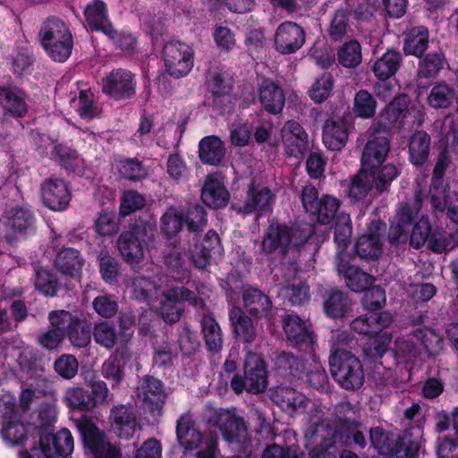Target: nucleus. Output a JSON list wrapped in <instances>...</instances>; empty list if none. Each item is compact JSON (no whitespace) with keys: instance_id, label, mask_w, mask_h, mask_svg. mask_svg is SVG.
Returning a JSON list of instances; mask_svg holds the SVG:
<instances>
[{"instance_id":"obj_1","label":"nucleus","mask_w":458,"mask_h":458,"mask_svg":"<svg viewBox=\"0 0 458 458\" xmlns=\"http://www.w3.org/2000/svg\"><path fill=\"white\" fill-rule=\"evenodd\" d=\"M390 152V139L374 135L365 144L360 169L368 172L376 181V192L378 195L389 191L392 182L400 175L401 170L393 163H386Z\"/></svg>"},{"instance_id":"obj_2","label":"nucleus","mask_w":458,"mask_h":458,"mask_svg":"<svg viewBox=\"0 0 458 458\" xmlns=\"http://www.w3.org/2000/svg\"><path fill=\"white\" fill-rule=\"evenodd\" d=\"M364 293L361 301L368 312L354 318L351 328L360 335L377 334L392 322L391 316L381 311L386 305V292L381 286L372 284Z\"/></svg>"},{"instance_id":"obj_3","label":"nucleus","mask_w":458,"mask_h":458,"mask_svg":"<svg viewBox=\"0 0 458 458\" xmlns=\"http://www.w3.org/2000/svg\"><path fill=\"white\" fill-rule=\"evenodd\" d=\"M426 243L428 249L437 254L451 251L458 246L455 235L447 233L436 223L433 225L429 217L425 215L412 225L410 246L419 250Z\"/></svg>"},{"instance_id":"obj_4","label":"nucleus","mask_w":458,"mask_h":458,"mask_svg":"<svg viewBox=\"0 0 458 458\" xmlns=\"http://www.w3.org/2000/svg\"><path fill=\"white\" fill-rule=\"evenodd\" d=\"M329 369L334 380L344 390L355 391L364 384V370L358 357L351 352L335 350L329 357Z\"/></svg>"},{"instance_id":"obj_5","label":"nucleus","mask_w":458,"mask_h":458,"mask_svg":"<svg viewBox=\"0 0 458 458\" xmlns=\"http://www.w3.org/2000/svg\"><path fill=\"white\" fill-rule=\"evenodd\" d=\"M40 42L55 61L64 62L71 55L72 38L67 25L57 18L47 19L39 31Z\"/></svg>"},{"instance_id":"obj_6","label":"nucleus","mask_w":458,"mask_h":458,"mask_svg":"<svg viewBox=\"0 0 458 458\" xmlns=\"http://www.w3.org/2000/svg\"><path fill=\"white\" fill-rule=\"evenodd\" d=\"M189 301L196 308L204 307L203 298H198L194 293L183 287H172L161 290L157 298L151 303V307L158 310L160 316L166 322L174 323L179 320L182 314L181 301Z\"/></svg>"},{"instance_id":"obj_7","label":"nucleus","mask_w":458,"mask_h":458,"mask_svg":"<svg viewBox=\"0 0 458 458\" xmlns=\"http://www.w3.org/2000/svg\"><path fill=\"white\" fill-rule=\"evenodd\" d=\"M276 201L275 193L267 186L259 188L251 180L246 191V199L242 207L231 205V209L236 210L244 216L254 215L255 220L272 214Z\"/></svg>"},{"instance_id":"obj_8","label":"nucleus","mask_w":458,"mask_h":458,"mask_svg":"<svg viewBox=\"0 0 458 458\" xmlns=\"http://www.w3.org/2000/svg\"><path fill=\"white\" fill-rule=\"evenodd\" d=\"M1 411V437L9 445L22 444L28 435L25 425L17 418L14 411L15 398L9 394H4L0 399Z\"/></svg>"},{"instance_id":"obj_9","label":"nucleus","mask_w":458,"mask_h":458,"mask_svg":"<svg viewBox=\"0 0 458 458\" xmlns=\"http://www.w3.org/2000/svg\"><path fill=\"white\" fill-rule=\"evenodd\" d=\"M162 57L166 72L175 78L187 75L193 67V49L182 41L167 42L163 47Z\"/></svg>"},{"instance_id":"obj_10","label":"nucleus","mask_w":458,"mask_h":458,"mask_svg":"<svg viewBox=\"0 0 458 458\" xmlns=\"http://www.w3.org/2000/svg\"><path fill=\"white\" fill-rule=\"evenodd\" d=\"M283 329L290 346L301 352L313 349L316 335L309 321L303 320L296 313L286 314L283 318Z\"/></svg>"},{"instance_id":"obj_11","label":"nucleus","mask_w":458,"mask_h":458,"mask_svg":"<svg viewBox=\"0 0 458 458\" xmlns=\"http://www.w3.org/2000/svg\"><path fill=\"white\" fill-rule=\"evenodd\" d=\"M34 141L42 154L50 156L52 159L59 161L66 168L77 174L83 173L84 160L73 148L62 143H56L44 134H36Z\"/></svg>"},{"instance_id":"obj_12","label":"nucleus","mask_w":458,"mask_h":458,"mask_svg":"<svg viewBox=\"0 0 458 458\" xmlns=\"http://www.w3.org/2000/svg\"><path fill=\"white\" fill-rule=\"evenodd\" d=\"M386 230V224L383 220H372L368 226V232L356 240L355 254L361 260H377L383 253V237Z\"/></svg>"},{"instance_id":"obj_13","label":"nucleus","mask_w":458,"mask_h":458,"mask_svg":"<svg viewBox=\"0 0 458 458\" xmlns=\"http://www.w3.org/2000/svg\"><path fill=\"white\" fill-rule=\"evenodd\" d=\"M73 438L71 432L63 428L55 435H47L40 439V450L34 449L32 454L22 452L20 458H60L73 450Z\"/></svg>"},{"instance_id":"obj_14","label":"nucleus","mask_w":458,"mask_h":458,"mask_svg":"<svg viewBox=\"0 0 458 458\" xmlns=\"http://www.w3.org/2000/svg\"><path fill=\"white\" fill-rule=\"evenodd\" d=\"M423 428L420 420L407 427L394 438L387 454L394 458H417L421 448Z\"/></svg>"},{"instance_id":"obj_15","label":"nucleus","mask_w":458,"mask_h":458,"mask_svg":"<svg viewBox=\"0 0 458 458\" xmlns=\"http://www.w3.org/2000/svg\"><path fill=\"white\" fill-rule=\"evenodd\" d=\"M305 40L304 29L294 21H285L276 30L274 47L281 55H292L301 48Z\"/></svg>"},{"instance_id":"obj_16","label":"nucleus","mask_w":458,"mask_h":458,"mask_svg":"<svg viewBox=\"0 0 458 458\" xmlns=\"http://www.w3.org/2000/svg\"><path fill=\"white\" fill-rule=\"evenodd\" d=\"M85 445L95 458H120L119 451L105 439L102 433L90 420H81L78 424Z\"/></svg>"},{"instance_id":"obj_17","label":"nucleus","mask_w":458,"mask_h":458,"mask_svg":"<svg viewBox=\"0 0 458 458\" xmlns=\"http://www.w3.org/2000/svg\"><path fill=\"white\" fill-rule=\"evenodd\" d=\"M352 119L348 116L329 118L323 125L322 140L325 147L331 151H340L347 144Z\"/></svg>"},{"instance_id":"obj_18","label":"nucleus","mask_w":458,"mask_h":458,"mask_svg":"<svg viewBox=\"0 0 458 458\" xmlns=\"http://www.w3.org/2000/svg\"><path fill=\"white\" fill-rule=\"evenodd\" d=\"M247 379L248 393L258 394L267 388V366L261 354L248 352L243 365Z\"/></svg>"},{"instance_id":"obj_19","label":"nucleus","mask_w":458,"mask_h":458,"mask_svg":"<svg viewBox=\"0 0 458 458\" xmlns=\"http://www.w3.org/2000/svg\"><path fill=\"white\" fill-rule=\"evenodd\" d=\"M231 458H255L246 421L231 407Z\"/></svg>"},{"instance_id":"obj_20","label":"nucleus","mask_w":458,"mask_h":458,"mask_svg":"<svg viewBox=\"0 0 458 458\" xmlns=\"http://www.w3.org/2000/svg\"><path fill=\"white\" fill-rule=\"evenodd\" d=\"M102 90L117 100L131 98L135 93L134 76L124 69L113 70L102 79Z\"/></svg>"},{"instance_id":"obj_21","label":"nucleus","mask_w":458,"mask_h":458,"mask_svg":"<svg viewBox=\"0 0 458 458\" xmlns=\"http://www.w3.org/2000/svg\"><path fill=\"white\" fill-rule=\"evenodd\" d=\"M336 271L346 286L354 293H362L375 282V277L360 267L352 265L348 259L338 258Z\"/></svg>"},{"instance_id":"obj_22","label":"nucleus","mask_w":458,"mask_h":458,"mask_svg":"<svg viewBox=\"0 0 458 458\" xmlns=\"http://www.w3.org/2000/svg\"><path fill=\"white\" fill-rule=\"evenodd\" d=\"M41 196L44 204L55 211L65 209L71 200L67 183L56 177H51L44 182L41 186Z\"/></svg>"},{"instance_id":"obj_23","label":"nucleus","mask_w":458,"mask_h":458,"mask_svg":"<svg viewBox=\"0 0 458 458\" xmlns=\"http://www.w3.org/2000/svg\"><path fill=\"white\" fill-rule=\"evenodd\" d=\"M6 236L10 241L24 237L33 231L34 218L31 212L24 208H13L4 217Z\"/></svg>"},{"instance_id":"obj_24","label":"nucleus","mask_w":458,"mask_h":458,"mask_svg":"<svg viewBox=\"0 0 458 458\" xmlns=\"http://www.w3.org/2000/svg\"><path fill=\"white\" fill-rule=\"evenodd\" d=\"M259 101L261 108L269 114H279L285 105V94L283 88L270 79L262 81L259 87Z\"/></svg>"},{"instance_id":"obj_25","label":"nucleus","mask_w":458,"mask_h":458,"mask_svg":"<svg viewBox=\"0 0 458 458\" xmlns=\"http://www.w3.org/2000/svg\"><path fill=\"white\" fill-rule=\"evenodd\" d=\"M283 143L289 157H301L308 149V134L296 121H288L283 130Z\"/></svg>"},{"instance_id":"obj_26","label":"nucleus","mask_w":458,"mask_h":458,"mask_svg":"<svg viewBox=\"0 0 458 458\" xmlns=\"http://www.w3.org/2000/svg\"><path fill=\"white\" fill-rule=\"evenodd\" d=\"M268 396L281 411L288 414H293L298 409L305 408L308 403L304 394L289 386L272 387L268 390Z\"/></svg>"},{"instance_id":"obj_27","label":"nucleus","mask_w":458,"mask_h":458,"mask_svg":"<svg viewBox=\"0 0 458 458\" xmlns=\"http://www.w3.org/2000/svg\"><path fill=\"white\" fill-rule=\"evenodd\" d=\"M219 237L214 231H209L202 239H194L189 251L191 260L199 269L205 268L210 262L212 254L219 252Z\"/></svg>"},{"instance_id":"obj_28","label":"nucleus","mask_w":458,"mask_h":458,"mask_svg":"<svg viewBox=\"0 0 458 458\" xmlns=\"http://www.w3.org/2000/svg\"><path fill=\"white\" fill-rule=\"evenodd\" d=\"M408 112V100L405 95L395 97L379 113L376 119V131H389L400 123V118Z\"/></svg>"},{"instance_id":"obj_29","label":"nucleus","mask_w":458,"mask_h":458,"mask_svg":"<svg viewBox=\"0 0 458 458\" xmlns=\"http://www.w3.org/2000/svg\"><path fill=\"white\" fill-rule=\"evenodd\" d=\"M87 25L92 30L102 31L109 38L114 39L117 34L108 19L106 4L101 0H93L88 4L84 10Z\"/></svg>"},{"instance_id":"obj_30","label":"nucleus","mask_w":458,"mask_h":458,"mask_svg":"<svg viewBox=\"0 0 458 458\" xmlns=\"http://www.w3.org/2000/svg\"><path fill=\"white\" fill-rule=\"evenodd\" d=\"M148 233L152 235V230L144 228L137 229L134 232L122 233L118 241V249L124 260L131 265L137 264L143 258V246L140 237Z\"/></svg>"},{"instance_id":"obj_31","label":"nucleus","mask_w":458,"mask_h":458,"mask_svg":"<svg viewBox=\"0 0 458 458\" xmlns=\"http://www.w3.org/2000/svg\"><path fill=\"white\" fill-rule=\"evenodd\" d=\"M364 425L359 420L341 421L334 428L333 437L335 441L344 444L346 446H356L364 449L367 446V439L364 435Z\"/></svg>"},{"instance_id":"obj_32","label":"nucleus","mask_w":458,"mask_h":458,"mask_svg":"<svg viewBox=\"0 0 458 458\" xmlns=\"http://www.w3.org/2000/svg\"><path fill=\"white\" fill-rule=\"evenodd\" d=\"M289 226L278 222L271 223L264 234L261 249L266 254L280 250L285 255L290 250Z\"/></svg>"},{"instance_id":"obj_33","label":"nucleus","mask_w":458,"mask_h":458,"mask_svg":"<svg viewBox=\"0 0 458 458\" xmlns=\"http://www.w3.org/2000/svg\"><path fill=\"white\" fill-rule=\"evenodd\" d=\"M352 305V300L344 291L331 288L325 292L323 309L327 317L342 319L351 311Z\"/></svg>"},{"instance_id":"obj_34","label":"nucleus","mask_w":458,"mask_h":458,"mask_svg":"<svg viewBox=\"0 0 458 458\" xmlns=\"http://www.w3.org/2000/svg\"><path fill=\"white\" fill-rule=\"evenodd\" d=\"M225 177L218 174L210 175L203 187L201 199L212 208H221L227 205L228 193L225 187Z\"/></svg>"},{"instance_id":"obj_35","label":"nucleus","mask_w":458,"mask_h":458,"mask_svg":"<svg viewBox=\"0 0 458 458\" xmlns=\"http://www.w3.org/2000/svg\"><path fill=\"white\" fill-rule=\"evenodd\" d=\"M243 306L254 318L267 317L271 313L272 301L256 287L249 286L242 293Z\"/></svg>"},{"instance_id":"obj_36","label":"nucleus","mask_w":458,"mask_h":458,"mask_svg":"<svg viewBox=\"0 0 458 458\" xmlns=\"http://www.w3.org/2000/svg\"><path fill=\"white\" fill-rule=\"evenodd\" d=\"M431 146V137L425 131H415L409 140V161L419 168L428 160Z\"/></svg>"},{"instance_id":"obj_37","label":"nucleus","mask_w":458,"mask_h":458,"mask_svg":"<svg viewBox=\"0 0 458 458\" xmlns=\"http://www.w3.org/2000/svg\"><path fill=\"white\" fill-rule=\"evenodd\" d=\"M428 44V29L425 26H415L405 33L403 50L405 55L419 58L426 53Z\"/></svg>"},{"instance_id":"obj_38","label":"nucleus","mask_w":458,"mask_h":458,"mask_svg":"<svg viewBox=\"0 0 458 458\" xmlns=\"http://www.w3.org/2000/svg\"><path fill=\"white\" fill-rule=\"evenodd\" d=\"M226 154L225 143L216 136L211 135L199 142V157L205 165H219Z\"/></svg>"},{"instance_id":"obj_39","label":"nucleus","mask_w":458,"mask_h":458,"mask_svg":"<svg viewBox=\"0 0 458 458\" xmlns=\"http://www.w3.org/2000/svg\"><path fill=\"white\" fill-rule=\"evenodd\" d=\"M419 59L417 76L420 79L434 80L448 64L442 50L424 54Z\"/></svg>"},{"instance_id":"obj_40","label":"nucleus","mask_w":458,"mask_h":458,"mask_svg":"<svg viewBox=\"0 0 458 458\" xmlns=\"http://www.w3.org/2000/svg\"><path fill=\"white\" fill-rule=\"evenodd\" d=\"M275 368L278 375L292 381L293 378L301 377L305 369V363L301 357L291 352H281L275 359Z\"/></svg>"},{"instance_id":"obj_41","label":"nucleus","mask_w":458,"mask_h":458,"mask_svg":"<svg viewBox=\"0 0 458 458\" xmlns=\"http://www.w3.org/2000/svg\"><path fill=\"white\" fill-rule=\"evenodd\" d=\"M231 322L237 342L250 344L254 340L256 332L253 320L241 308L233 307L231 309Z\"/></svg>"},{"instance_id":"obj_42","label":"nucleus","mask_w":458,"mask_h":458,"mask_svg":"<svg viewBox=\"0 0 458 458\" xmlns=\"http://www.w3.org/2000/svg\"><path fill=\"white\" fill-rule=\"evenodd\" d=\"M112 429L121 438L129 439L135 432L136 420L129 408L121 405L112 409Z\"/></svg>"},{"instance_id":"obj_43","label":"nucleus","mask_w":458,"mask_h":458,"mask_svg":"<svg viewBox=\"0 0 458 458\" xmlns=\"http://www.w3.org/2000/svg\"><path fill=\"white\" fill-rule=\"evenodd\" d=\"M55 265L64 276L75 278L81 273L84 259L77 250L66 248L57 254Z\"/></svg>"},{"instance_id":"obj_44","label":"nucleus","mask_w":458,"mask_h":458,"mask_svg":"<svg viewBox=\"0 0 458 458\" xmlns=\"http://www.w3.org/2000/svg\"><path fill=\"white\" fill-rule=\"evenodd\" d=\"M403 62L399 51L388 49L372 66L374 75L380 81H386L394 76Z\"/></svg>"},{"instance_id":"obj_45","label":"nucleus","mask_w":458,"mask_h":458,"mask_svg":"<svg viewBox=\"0 0 458 458\" xmlns=\"http://www.w3.org/2000/svg\"><path fill=\"white\" fill-rule=\"evenodd\" d=\"M177 440L185 450L196 449L201 442L200 432L194 427L192 419L189 414L182 415L176 426Z\"/></svg>"},{"instance_id":"obj_46","label":"nucleus","mask_w":458,"mask_h":458,"mask_svg":"<svg viewBox=\"0 0 458 458\" xmlns=\"http://www.w3.org/2000/svg\"><path fill=\"white\" fill-rule=\"evenodd\" d=\"M344 4L357 24L370 22L378 10L377 0H344Z\"/></svg>"},{"instance_id":"obj_47","label":"nucleus","mask_w":458,"mask_h":458,"mask_svg":"<svg viewBox=\"0 0 458 458\" xmlns=\"http://www.w3.org/2000/svg\"><path fill=\"white\" fill-rule=\"evenodd\" d=\"M456 99L457 94L454 88L442 81L433 85L427 102L434 109H447L454 105Z\"/></svg>"},{"instance_id":"obj_48","label":"nucleus","mask_w":458,"mask_h":458,"mask_svg":"<svg viewBox=\"0 0 458 458\" xmlns=\"http://www.w3.org/2000/svg\"><path fill=\"white\" fill-rule=\"evenodd\" d=\"M128 293L135 299L148 301L149 305L154 302L161 292V285L143 276H136L126 285Z\"/></svg>"},{"instance_id":"obj_49","label":"nucleus","mask_w":458,"mask_h":458,"mask_svg":"<svg viewBox=\"0 0 458 458\" xmlns=\"http://www.w3.org/2000/svg\"><path fill=\"white\" fill-rule=\"evenodd\" d=\"M376 189V181L368 172L360 168L358 173L351 178L348 186V198L352 202H357L367 197L369 192Z\"/></svg>"},{"instance_id":"obj_50","label":"nucleus","mask_w":458,"mask_h":458,"mask_svg":"<svg viewBox=\"0 0 458 458\" xmlns=\"http://www.w3.org/2000/svg\"><path fill=\"white\" fill-rule=\"evenodd\" d=\"M139 397L150 407H159L165 401L161 382L153 377L143 379L139 386Z\"/></svg>"},{"instance_id":"obj_51","label":"nucleus","mask_w":458,"mask_h":458,"mask_svg":"<svg viewBox=\"0 0 458 458\" xmlns=\"http://www.w3.org/2000/svg\"><path fill=\"white\" fill-rule=\"evenodd\" d=\"M0 105L16 116H22L27 111L24 93L18 89H0Z\"/></svg>"},{"instance_id":"obj_52","label":"nucleus","mask_w":458,"mask_h":458,"mask_svg":"<svg viewBox=\"0 0 458 458\" xmlns=\"http://www.w3.org/2000/svg\"><path fill=\"white\" fill-rule=\"evenodd\" d=\"M377 102L374 95L366 89L358 90L353 98L352 112L355 117L371 119L375 116Z\"/></svg>"},{"instance_id":"obj_53","label":"nucleus","mask_w":458,"mask_h":458,"mask_svg":"<svg viewBox=\"0 0 458 458\" xmlns=\"http://www.w3.org/2000/svg\"><path fill=\"white\" fill-rule=\"evenodd\" d=\"M351 18L344 6L334 12L327 28V35L332 41H341L348 34L351 30Z\"/></svg>"},{"instance_id":"obj_54","label":"nucleus","mask_w":458,"mask_h":458,"mask_svg":"<svg viewBox=\"0 0 458 458\" xmlns=\"http://www.w3.org/2000/svg\"><path fill=\"white\" fill-rule=\"evenodd\" d=\"M412 335L428 357H435L442 350L443 339L435 329L426 327H420L414 330Z\"/></svg>"},{"instance_id":"obj_55","label":"nucleus","mask_w":458,"mask_h":458,"mask_svg":"<svg viewBox=\"0 0 458 458\" xmlns=\"http://www.w3.org/2000/svg\"><path fill=\"white\" fill-rule=\"evenodd\" d=\"M430 203L432 208L444 212L446 208V198L449 197V185L445 182V175L432 172L429 186Z\"/></svg>"},{"instance_id":"obj_56","label":"nucleus","mask_w":458,"mask_h":458,"mask_svg":"<svg viewBox=\"0 0 458 458\" xmlns=\"http://www.w3.org/2000/svg\"><path fill=\"white\" fill-rule=\"evenodd\" d=\"M337 63L339 65L353 69L362 61L361 46L356 39H351L341 46L337 50Z\"/></svg>"},{"instance_id":"obj_57","label":"nucleus","mask_w":458,"mask_h":458,"mask_svg":"<svg viewBox=\"0 0 458 458\" xmlns=\"http://www.w3.org/2000/svg\"><path fill=\"white\" fill-rule=\"evenodd\" d=\"M334 242L337 250L344 251L351 243L352 235V222L349 214L338 213L335 219Z\"/></svg>"},{"instance_id":"obj_58","label":"nucleus","mask_w":458,"mask_h":458,"mask_svg":"<svg viewBox=\"0 0 458 458\" xmlns=\"http://www.w3.org/2000/svg\"><path fill=\"white\" fill-rule=\"evenodd\" d=\"M340 206L341 202L338 199L329 195H323L311 215L317 216L318 224L327 225L331 224L334 219H336Z\"/></svg>"},{"instance_id":"obj_59","label":"nucleus","mask_w":458,"mask_h":458,"mask_svg":"<svg viewBox=\"0 0 458 458\" xmlns=\"http://www.w3.org/2000/svg\"><path fill=\"white\" fill-rule=\"evenodd\" d=\"M208 88L213 95V104L221 108L228 103V85L226 72H215L208 81Z\"/></svg>"},{"instance_id":"obj_60","label":"nucleus","mask_w":458,"mask_h":458,"mask_svg":"<svg viewBox=\"0 0 458 458\" xmlns=\"http://www.w3.org/2000/svg\"><path fill=\"white\" fill-rule=\"evenodd\" d=\"M372 338L373 341L364 348L366 357L372 360L381 359L385 353L389 350L392 342V335L387 332H383V329L377 334L367 335Z\"/></svg>"},{"instance_id":"obj_61","label":"nucleus","mask_w":458,"mask_h":458,"mask_svg":"<svg viewBox=\"0 0 458 458\" xmlns=\"http://www.w3.org/2000/svg\"><path fill=\"white\" fill-rule=\"evenodd\" d=\"M73 107L81 118L89 119L97 114L94 95L90 89H81L79 97L72 100Z\"/></svg>"},{"instance_id":"obj_62","label":"nucleus","mask_w":458,"mask_h":458,"mask_svg":"<svg viewBox=\"0 0 458 458\" xmlns=\"http://www.w3.org/2000/svg\"><path fill=\"white\" fill-rule=\"evenodd\" d=\"M334 78L330 73H325L318 78L309 90L310 98L316 103H323L333 90Z\"/></svg>"},{"instance_id":"obj_63","label":"nucleus","mask_w":458,"mask_h":458,"mask_svg":"<svg viewBox=\"0 0 458 458\" xmlns=\"http://www.w3.org/2000/svg\"><path fill=\"white\" fill-rule=\"evenodd\" d=\"M64 401L72 409L89 411L93 408L91 396L81 387L68 388L65 392Z\"/></svg>"},{"instance_id":"obj_64","label":"nucleus","mask_w":458,"mask_h":458,"mask_svg":"<svg viewBox=\"0 0 458 458\" xmlns=\"http://www.w3.org/2000/svg\"><path fill=\"white\" fill-rule=\"evenodd\" d=\"M201 324L206 344L209 350H217L220 348L222 338L219 327L216 320L211 316L205 315Z\"/></svg>"}]
</instances>
